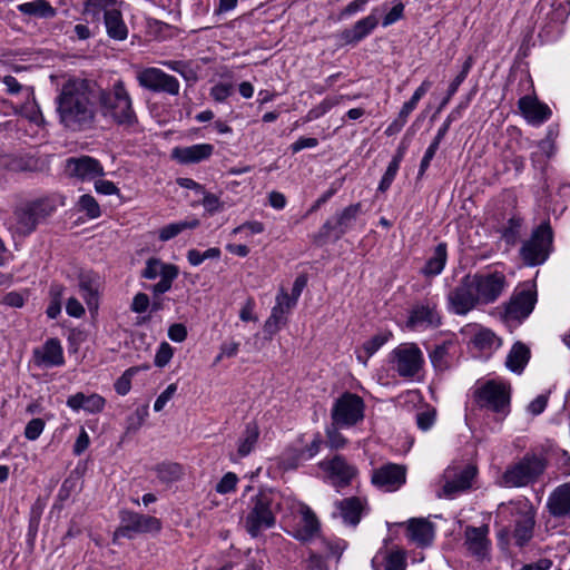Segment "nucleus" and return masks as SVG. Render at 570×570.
I'll return each mask as SVG.
<instances>
[{"instance_id":"obj_10","label":"nucleus","mask_w":570,"mask_h":570,"mask_svg":"<svg viewBox=\"0 0 570 570\" xmlns=\"http://www.w3.org/2000/svg\"><path fill=\"white\" fill-rule=\"evenodd\" d=\"M120 524L115 530L114 539H132L137 534L157 533L161 530V521L151 515L124 509L119 512Z\"/></svg>"},{"instance_id":"obj_43","label":"nucleus","mask_w":570,"mask_h":570,"mask_svg":"<svg viewBox=\"0 0 570 570\" xmlns=\"http://www.w3.org/2000/svg\"><path fill=\"white\" fill-rule=\"evenodd\" d=\"M259 436V430L256 423L250 422L246 425L244 431V436L239 441L238 445V454L244 458L248 455L257 443Z\"/></svg>"},{"instance_id":"obj_64","label":"nucleus","mask_w":570,"mask_h":570,"mask_svg":"<svg viewBox=\"0 0 570 570\" xmlns=\"http://www.w3.org/2000/svg\"><path fill=\"white\" fill-rule=\"evenodd\" d=\"M76 485H77L76 479H72V478L65 479L59 491H58V494H57L58 500L61 502L67 501L70 498L71 493L75 491Z\"/></svg>"},{"instance_id":"obj_15","label":"nucleus","mask_w":570,"mask_h":570,"mask_svg":"<svg viewBox=\"0 0 570 570\" xmlns=\"http://www.w3.org/2000/svg\"><path fill=\"white\" fill-rule=\"evenodd\" d=\"M393 368L402 377L415 376L423 366V353L414 343H405L391 352Z\"/></svg>"},{"instance_id":"obj_7","label":"nucleus","mask_w":570,"mask_h":570,"mask_svg":"<svg viewBox=\"0 0 570 570\" xmlns=\"http://www.w3.org/2000/svg\"><path fill=\"white\" fill-rule=\"evenodd\" d=\"M362 214V204L355 203L343 208L335 214L333 219H327L312 236L316 246H324L330 239L340 240L348 230H351Z\"/></svg>"},{"instance_id":"obj_25","label":"nucleus","mask_w":570,"mask_h":570,"mask_svg":"<svg viewBox=\"0 0 570 570\" xmlns=\"http://www.w3.org/2000/svg\"><path fill=\"white\" fill-rule=\"evenodd\" d=\"M520 112L531 125H541L551 117V109L548 105L539 101L535 96L525 95L518 101Z\"/></svg>"},{"instance_id":"obj_17","label":"nucleus","mask_w":570,"mask_h":570,"mask_svg":"<svg viewBox=\"0 0 570 570\" xmlns=\"http://www.w3.org/2000/svg\"><path fill=\"white\" fill-rule=\"evenodd\" d=\"M537 303V292L533 286L527 285L515 289L509 302L504 304L505 321L522 322L529 317Z\"/></svg>"},{"instance_id":"obj_27","label":"nucleus","mask_w":570,"mask_h":570,"mask_svg":"<svg viewBox=\"0 0 570 570\" xmlns=\"http://www.w3.org/2000/svg\"><path fill=\"white\" fill-rule=\"evenodd\" d=\"M99 276L91 272H81L78 276V289L85 299L90 313H95L99 306Z\"/></svg>"},{"instance_id":"obj_62","label":"nucleus","mask_w":570,"mask_h":570,"mask_svg":"<svg viewBox=\"0 0 570 570\" xmlns=\"http://www.w3.org/2000/svg\"><path fill=\"white\" fill-rule=\"evenodd\" d=\"M176 391H177V384L176 383L169 384L166 387V390L164 392H161L160 395L156 399V401L154 403V410L156 412H160L165 407L167 402L169 400H171V397L174 396Z\"/></svg>"},{"instance_id":"obj_39","label":"nucleus","mask_w":570,"mask_h":570,"mask_svg":"<svg viewBox=\"0 0 570 570\" xmlns=\"http://www.w3.org/2000/svg\"><path fill=\"white\" fill-rule=\"evenodd\" d=\"M448 259V248L445 243H440L434 248L433 255L426 261L422 268V274L426 277H433L442 273Z\"/></svg>"},{"instance_id":"obj_57","label":"nucleus","mask_w":570,"mask_h":570,"mask_svg":"<svg viewBox=\"0 0 570 570\" xmlns=\"http://www.w3.org/2000/svg\"><path fill=\"white\" fill-rule=\"evenodd\" d=\"M233 85L219 82L212 87L210 96L217 102H224L233 94Z\"/></svg>"},{"instance_id":"obj_9","label":"nucleus","mask_w":570,"mask_h":570,"mask_svg":"<svg viewBox=\"0 0 570 570\" xmlns=\"http://www.w3.org/2000/svg\"><path fill=\"white\" fill-rule=\"evenodd\" d=\"M553 232L548 222L540 224L531 234L530 239L520 248V256L525 265L538 266L543 264L551 252Z\"/></svg>"},{"instance_id":"obj_46","label":"nucleus","mask_w":570,"mask_h":570,"mask_svg":"<svg viewBox=\"0 0 570 570\" xmlns=\"http://www.w3.org/2000/svg\"><path fill=\"white\" fill-rule=\"evenodd\" d=\"M78 207L81 212H85L90 219L98 218L101 215L99 204L89 194L80 196Z\"/></svg>"},{"instance_id":"obj_58","label":"nucleus","mask_w":570,"mask_h":570,"mask_svg":"<svg viewBox=\"0 0 570 570\" xmlns=\"http://www.w3.org/2000/svg\"><path fill=\"white\" fill-rule=\"evenodd\" d=\"M389 340L387 334H376L370 340H367L363 344V348L366 352L367 356H372L376 351H379Z\"/></svg>"},{"instance_id":"obj_28","label":"nucleus","mask_w":570,"mask_h":570,"mask_svg":"<svg viewBox=\"0 0 570 570\" xmlns=\"http://www.w3.org/2000/svg\"><path fill=\"white\" fill-rule=\"evenodd\" d=\"M366 500L350 497L335 502V509L345 524L356 527L366 510Z\"/></svg>"},{"instance_id":"obj_8","label":"nucleus","mask_w":570,"mask_h":570,"mask_svg":"<svg viewBox=\"0 0 570 570\" xmlns=\"http://www.w3.org/2000/svg\"><path fill=\"white\" fill-rule=\"evenodd\" d=\"M273 493L267 490H262L252 497L249 511L245 518V528L253 538L275 525L276 517L273 511Z\"/></svg>"},{"instance_id":"obj_56","label":"nucleus","mask_w":570,"mask_h":570,"mask_svg":"<svg viewBox=\"0 0 570 570\" xmlns=\"http://www.w3.org/2000/svg\"><path fill=\"white\" fill-rule=\"evenodd\" d=\"M400 166L396 165V163L389 164L384 175L381 178V181L379 184L377 190L381 193H385L392 185Z\"/></svg>"},{"instance_id":"obj_30","label":"nucleus","mask_w":570,"mask_h":570,"mask_svg":"<svg viewBox=\"0 0 570 570\" xmlns=\"http://www.w3.org/2000/svg\"><path fill=\"white\" fill-rule=\"evenodd\" d=\"M214 153L212 144L203 142L187 147H176L173 149L171 157L179 164L189 165L204 161Z\"/></svg>"},{"instance_id":"obj_14","label":"nucleus","mask_w":570,"mask_h":570,"mask_svg":"<svg viewBox=\"0 0 570 570\" xmlns=\"http://www.w3.org/2000/svg\"><path fill=\"white\" fill-rule=\"evenodd\" d=\"M138 85L156 94L169 96L179 95L180 83L178 79L156 67L144 68L136 73Z\"/></svg>"},{"instance_id":"obj_45","label":"nucleus","mask_w":570,"mask_h":570,"mask_svg":"<svg viewBox=\"0 0 570 570\" xmlns=\"http://www.w3.org/2000/svg\"><path fill=\"white\" fill-rule=\"evenodd\" d=\"M112 0H87L85 3L83 13L92 18H99L100 13L106 18V12L112 9Z\"/></svg>"},{"instance_id":"obj_4","label":"nucleus","mask_w":570,"mask_h":570,"mask_svg":"<svg viewBox=\"0 0 570 570\" xmlns=\"http://www.w3.org/2000/svg\"><path fill=\"white\" fill-rule=\"evenodd\" d=\"M511 384L505 380L492 379L473 391V399L479 409L492 412L497 420H504L511 412Z\"/></svg>"},{"instance_id":"obj_12","label":"nucleus","mask_w":570,"mask_h":570,"mask_svg":"<svg viewBox=\"0 0 570 570\" xmlns=\"http://www.w3.org/2000/svg\"><path fill=\"white\" fill-rule=\"evenodd\" d=\"M179 275V268L175 264L165 263L158 257H150L146 261L144 269L140 272V277L145 279H156L160 277V281L156 284L146 286L147 289L156 296L171 289L174 281Z\"/></svg>"},{"instance_id":"obj_18","label":"nucleus","mask_w":570,"mask_h":570,"mask_svg":"<svg viewBox=\"0 0 570 570\" xmlns=\"http://www.w3.org/2000/svg\"><path fill=\"white\" fill-rule=\"evenodd\" d=\"M318 465L326 473L330 483L337 491L348 487L358 474L357 468L348 463L347 460L340 454L334 455L330 460L321 461Z\"/></svg>"},{"instance_id":"obj_2","label":"nucleus","mask_w":570,"mask_h":570,"mask_svg":"<svg viewBox=\"0 0 570 570\" xmlns=\"http://www.w3.org/2000/svg\"><path fill=\"white\" fill-rule=\"evenodd\" d=\"M57 208V200L52 196L38 197L19 204L7 222L11 236L14 239L30 236L38 226L46 224L52 217Z\"/></svg>"},{"instance_id":"obj_5","label":"nucleus","mask_w":570,"mask_h":570,"mask_svg":"<svg viewBox=\"0 0 570 570\" xmlns=\"http://www.w3.org/2000/svg\"><path fill=\"white\" fill-rule=\"evenodd\" d=\"M512 528H503L499 534V543L513 544L520 549L527 547L534 535L535 510L529 502L518 504L512 512Z\"/></svg>"},{"instance_id":"obj_6","label":"nucleus","mask_w":570,"mask_h":570,"mask_svg":"<svg viewBox=\"0 0 570 570\" xmlns=\"http://www.w3.org/2000/svg\"><path fill=\"white\" fill-rule=\"evenodd\" d=\"M548 466L544 456L527 453L519 462L507 468L502 482L509 488H522L539 480Z\"/></svg>"},{"instance_id":"obj_29","label":"nucleus","mask_w":570,"mask_h":570,"mask_svg":"<svg viewBox=\"0 0 570 570\" xmlns=\"http://www.w3.org/2000/svg\"><path fill=\"white\" fill-rule=\"evenodd\" d=\"M458 353V344L452 341H444L435 344L429 352L431 363L435 371L444 372L450 370L454 364V358Z\"/></svg>"},{"instance_id":"obj_42","label":"nucleus","mask_w":570,"mask_h":570,"mask_svg":"<svg viewBox=\"0 0 570 570\" xmlns=\"http://www.w3.org/2000/svg\"><path fill=\"white\" fill-rule=\"evenodd\" d=\"M158 480L163 483H173L181 479L184 468L177 462H163L155 466Z\"/></svg>"},{"instance_id":"obj_60","label":"nucleus","mask_w":570,"mask_h":570,"mask_svg":"<svg viewBox=\"0 0 570 570\" xmlns=\"http://www.w3.org/2000/svg\"><path fill=\"white\" fill-rule=\"evenodd\" d=\"M403 14H404V4L401 1H399L384 16L383 21H382V26L383 27H389V26L395 23L396 21H399L400 19L403 18Z\"/></svg>"},{"instance_id":"obj_48","label":"nucleus","mask_w":570,"mask_h":570,"mask_svg":"<svg viewBox=\"0 0 570 570\" xmlns=\"http://www.w3.org/2000/svg\"><path fill=\"white\" fill-rule=\"evenodd\" d=\"M139 372L138 366L127 368L114 384L115 391L119 395H126L131 389V379Z\"/></svg>"},{"instance_id":"obj_26","label":"nucleus","mask_w":570,"mask_h":570,"mask_svg":"<svg viewBox=\"0 0 570 570\" xmlns=\"http://www.w3.org/2000/svg\"><path fill=\"white\" fill-rule=\"evenodd\" d=\"M37 366H61L65 364L63 350L58 338H49L42 347L33 350Z\"/></svg>"},{"instance_id":"obj_63","label":"nucleus","mask_w":570,"mask_h":570,"mask_svg":"<svg viewBox=\"0 0 570 570\" xmlns=\"http://www.w3.org/2000/svg\"><path fill=\"white\" fill-rule=\"evenodd\" d=\"M337 426L333 428V429H327L326 431V435H327V441H326V444L331 448V449H342L345 446L346 444V439L336 430Z\"/></svg>"},{"instance_id":"obj_36","label":"nucleus","mask_w":570,"mask_h":570,"mask_svg":"<svg viewBox=\"0 0 570 570\" xmlns=\"http://www.w3.org/2000/svg\"><path fill=\"white\" fill-rule=\"evenodd\" d=\"M407 533L410 539L419 546L430 544L434 537L432 523L424 519H411L407 524Z\"/></svg>"},{"instance_id":"obj_61","label":"nucleus","mask_w":570,"mask_h":570,"mask_svg":"<svg viewBox=\"0 0 570 570\" xmlns=\"http://www.w3.org/2000/svg\"><path fill=\"white\" fill-rule=\"evenodd\" d=\"M323 444V439L320 433H316L312 440V442L299 453V458L304 460H309L315 456Z\"/></svg>"},{"instance_id":"obj_41","label":"nucleus","mask_w":570,"mask_h":570,"mask_svg":"<svg viewBox=\"0 0 570 570\" xmlns=\"http://www.w3.org/2000/svg\"><path fill=\"white\" fill-rule=\"evenodd\" d=\"M199 224H200V222L197 218L168 224L159 229L158 238L161 242H168L186 229L197 228L199 226Z\"/></svg>"},{"instance_id":"obj_34","label":"nucleus","mask_w":570,"mask_h":570,"mask_svg":"<svg viewBox=\"0 0 570 570\" xmlns=\"http://www.w3.org/2000/svg\"><path fill=\"white\" fill-rule=\"evenodd\" d=\"M476 476V468L466 465L453 475L452 480H446L443 485V493L446 497H453L456 493L469 490L472 487V481Z\"/></svg>"},{"instance_id":"obj_51","label":"nucleus","mask_w":570,"mask_h":570,"mask_svg":"<svg viewBox=\"0 0 570 570\" xmlns=\"http://www.w3.org/2000/svg\"><path fill=\"white\" fill-rule=\"evenodd\" d=\"M472 66H473V58L471 56H469L466 58V60L464 61V63L462 66V70L460 71V73L450 83V86L448 88L449 96H454L455 95V92L458 91V89L461 86V83L468 77Z\"/></svg>"},{"instance_id":"obj_54","label":"nucleus","mask_w":570,"mask_h":570,"mask_svg":"<svg viewBox=\"0 0 570 570\" xmlns=\"http://www.w3.org/2000/svg\"><path fill=\"white\" fill-rule=\"evenodd\" d=\"M238 478L233 472H227L216 484V491L220 494L233 492L236 489Z\"/></svg>"},{"instance_id":"obj_44","label":"nucleus","mask_w":570,"mask_h":570,"mask_svg":"<svg viewBox=\"0 0 570 570\" xmlns=\"http://www.w3.org/2000/svg\"><path fill=\"white\" fill-rule=\"evenodd\" d=\"M164 67L179 73L186 81H196L197 73L190 67V63L183 60H164L160 62Z\"/></svg>"},{"instance_id":"obj_35","label":"nucleus","mask_w":570,"mask_h":570,"mask_svg":"<svg viewBox=\"0 0 570 570\" xmlns=\"http://www.w3.org/2000/svg\"><path fill=\"white\" fill-rule=\"evenodd\" d=\"M17 10L28 17L38 19H51L57 14V9L48 0H33L19 3Z\"/></svg>"},{"instance_id":"obj_32","label":"nucleus","mask_w":570,"mask_h":570,"mask_svg":"<svg viewBox=\"0 0 570 570\" xmlns=\"http://www.w3.org/2000/svg\"><path fill=\"white\" fill-rule=\"evenodd\" d=\"M67 406L78 412L83 410L87 413L96 414L102 412L106 406V399L97 393L86 395L82 392L70 395L66 402Z\"/></svg>"},{"instance_id":"obj_53","label":"nucleus","mask_w":570,"mask_h":570,"mask_svg":"<svg viewBox=\"0 0 570 570\" xmlns=\"http://www.w3.org/2000/svg\"><path fill=\"white\" fill-rule=\"evenodd\" d=\"M45 425L46 422L40 417L30 420L24 428V438L30 441L37 440L43 432Z\"/></svg>"},{"instance_id":"obj_31","label":"nucleus","mask_w":570,"mask_h":570,"mask_svg":"<svg viewBox=\"0 0 570 570\" xmlns=\"http://www.w3.org/2000/svg\"><path fill=\"white\" fill-rule=\"evenodd\" d=\"M301 519L293 530V537L299 541L312 540L320 532V521L308 505L301 508Z\"/></svg>"},{"instance_id":"obj_23","label":"nucleus","mask_w":570,"mask_h":570,"mask_svg":"<svg viewBox=\"0 0 570 570\" xmlns=\"http://www.w3.org/2000/svg\"><path fill=\"white\" fill-rule=\"evenodd\" d=\"M295 305L294 299H291L289 294L282 288L276 296V304L264 324V333L269 338L279 331L282 325L286 324V316Z\"/></svg>"},{"instance_id":"obj_40","label":"nucleus","mask_w":570,"mask_h":570,"mask_svg":"<svg viewBox=\"0 0 570 570\" xmlns=\"http://www.w3.org/2000/svg\"><path fill=\"white\" fill-rule=\"evenodd\" d=\"M475 348L482 352H492L501 346V340L489 328H481L471 338Z\"/></svg>"},{"instance_id":"obj_59","label":"nucleus","mask_w":570,"mask_h":570,"mask_svg":"<svg viewBox=\"0 0 570 570\" xmlns=\"http://www.w3.org/2000/svg\"><path fill=\"white\" fill-rule=\"evenodd\" d=\"M383 570H404V557L400 552H391L384 558Z\"/></svg>"},{"instance_id":"obj_50","label":"nucleus","mask_w":570,"mask_h":570,"mask_svg":"<svg viewBox=\"0 0 570 570\" xmlns=\"http://www.w3.org/2000/svg\"><path fill=\"white\" fill-rule=\"evenodd\" d=\"M148 416V405H142L136 409V411L127 419V431H137L144 424Z\"/></svg>"},{"instance_id":"obj_19","label":"nucleus","mask_w":570,"mask_h":570,"mask_svg":"<svg viewBox=\"0 0 570 570\" xmlns=\"http://www.w3.org/2000/svg\"><path fill=\"white\" fill-rule=\"evenodd\" d=\"M489 525H466L464 529V542L466 551L478 561L490 558L491 541L489 539Z\"/></svg>"},{"instance_id":"obj_38","label":"nucleus","mask_w":570,"mask_h":570,"mask_svg":"<svg viewBox=\"0 0 570 570\" xmlns=\"http://www.w3.org/2000/svg\"><path fill=\"white\" fill-rule=\"evenodd\" d=\"M104 20L107 35L111 39L122 41L128 37V28L118 9L112 8L110 11L106 12V18Z\"/></svg>"},{"instance_id":"obj_20","label":"nucleus","mask_w":570,"mask_h":570,"mask_svg":"<svg viewBox=\"0 0 570 570\" xmlns=\"http://www.w3.org/2000/svg\"><path fill=\"white\" fill-rule=\"evenodd\" d=\"M66 171L81 181H91L105 175L104 166L90 156L70 157L66 160Z\"/></svg>"},{"instance_id":"obj_21","label":"nucleus","mask_w":570,"mask_h":570,"mask_svg":"<svg viewBox=\"0 0 570 570\" xmlns=\"http://www.w3.org/2000/svg\"><path fill=\"white\" fill-rule=\"evenodd\" d=\"M379 23L377 9H373L368 16L357 20L351 28L342 30L338 39L345 46H356L367 38Z\"/></svg>"},{"instance_id":"obj_33","label":"nucleus","mask_w":570,"mask_h":570,"mask_svg":"<svg viewBox=\"0 0 570 570\" xmlns=\"http://www.w3.org/2000/svg\"><path fill=\"white\" fill-rule=\"evenodd\" d=\"M550 514L554 518L570 515V482L557 487L547 502Z\"/></svg>"},{"instance_id":"obj_13","label":"nucleus","mask_w":570,"mask_h":570,"mask_svg":"<svg viewBox=\"0 0 570 570\" xmlns=\"http://www.w3.org/2000/svg\"><path fill=\"white\" fill-rule=\"evenodd\" d=\"M475 292L471 274L464 275L446 296L449 309L455 315L463 316L482 305Z\"/></svg>"},{"instance_id":"obj_49","label":"nucleus","mask_w":570,"mask_h":570,"mask_svg":"<svg viewBox=\"0 0 570 570\" xmlns=\"http://www.w3.org/2000/svg\"><path fill=\"white\" fill-rule=\"evenodd\" d=\"M435 419L436 410L431 406H426L415 415L416 425L422 431H429L434 425Z\"/></svg>"},{"instance_id":"obj_47","label":"nucleus","mask_w":570,"mask_h":570,"mask_svg":"<svg viewBox=\"0 0 570 570\" xmlns=\"http://www.w3.org/2000/svg\"><path fill=\"white\" fill-rule=\"evenodd\" d=\"M522 219L513 216L508 220L503 230V238L510 245H515L520 238V229L522 227Z\"/></svg>"},{"instance_id":"obj_55","label":"nucleus","mask_w":570,"mask_h":570,"mask_svg":"<svg viewBox=\"0 0 570 570\" xmlns=\"http://www.w3.org/2000/svg\"><path fill=\"white\" fill-rule=\"evenodd\" d=\"M173 354V347L167 342H163L156 352L155 365L158 367L166 366L170 362Z\"/></svg>"},{"instance_id":"obj_24","label":"nucleus","mask_w":570,"mask_h":570,"mask_svg":"<svg viewBox=\"0 0 570 570\" xmlns=\"http://www.w3.org/2000/svg\"><path fill=\"white\" fill-rule=\"evenodd\" d=\"M442 317L435 303L425 302L415 304L410 313L406 325L411 328L417 327H439Z\"/></svg>"},{"instance_id":"obj_3","label":"nucleus","mask_w":570,"mask_h":570,"mask_svg":"<svg viewBox=\"0 0 570 570\" xmlns=\"http://www.w3.org/2000/svg\"><path fill=\"white\" fill-rule=\"evenodd\" d=\"M101 114L110 117L115 124L127 129L138 125L132 100L122 80H117L110 90L97 92Z\"/></svg>"},{"instance_id":"obj_11","label":"nucleus","mask_w":570,"mask_h":570,"mask_svg":"<svg viewBox=\"0 0 570 570\" xmlns=\"http://www.w3.org/2000/svg\"><path fill=\"white\" fill-rule=\"evenodd\" d=\"M365 404L357 394L345 392L335 400L331 417L333 425L337 428H350L357 424L364 417Z\"/></svg>"},{"instance_id":"obj_1","label":"nucleus","mask_w":570,"mask_h":570,"mask_svg":"<svg viewBox=\"0 0 570 570\" xmlns=\"http://www.w3.org/2000/svg\"><path fill=\"white\" fill-rule=\"evenodd\" d=\"M56 105L65 129L79 132L92 128L97 115L96 83L85 78H69L62 83Z\"/></svg>"},{"instance_id":"obj_16","label":"nucleus","mask_w":570,"mask_h":570,"mask_svg":"<svg viewBox=\"0 0 570 570\" xmlns=\"http://www.w3.org/2000/svg\"><path fill=\"white\" fill-rule=\"evenodd\" d=\"M471 277L476 287V294L482 305L493 304L507 287V277L501 272L475 273Z\"/></svg>"},{"instance_id":"obj_22","label":"nucleus","mask_w":570,"mask_h":570,"mask_svg":"<svg viewBox=\"0 0 570 570\" xmlns=\"http://www.w3.org/2000/svg\"><path fill=\"white\" fill-rule=\"evenodd\" d=\"M406 481V469L403 465L387 463L373 471L372 483L385 491H396Z\"/></svg>"},{"instance_id":"obj_52","label":"nucleus","mask_w":570,"mask_h":570,"mask_svg":"<svg viewBox=\"0 0 570 570\" xmlns=\"http://www.w3.org/2000/svg\"><path fill=\"white\" fill-rule=\"evenodd\" d=\"M28 297H29L28 291H23V292L12 291V292L7 293L2 297L1 304L10 306V307H14V308H21L24 305Z\"/></svg>"},{"instance_id":"obj_37","label":"nucleus","mask_w":570,"mask_h":570,"mask_svg":"<svg viewBox=\"0 0 570 570\" xmlns=\"http://www.w3.org/2000/svg\"><path fill=\"white\" fill-rule=\"evenodd\" d=\"M530 360V348L522 342H515L505 360V366L513 373L520 374Z\"/></svg>"}]
</instances>
